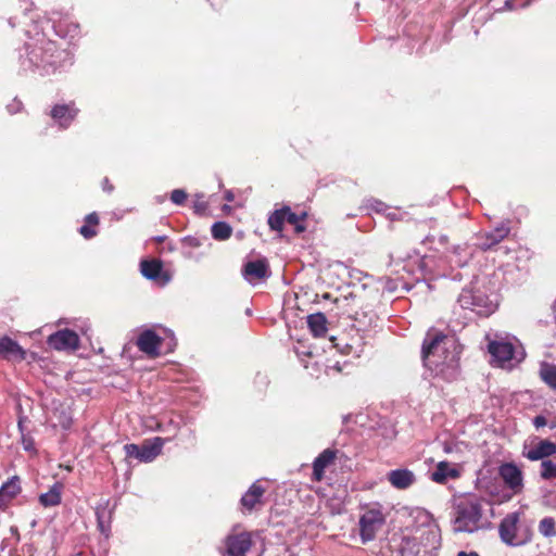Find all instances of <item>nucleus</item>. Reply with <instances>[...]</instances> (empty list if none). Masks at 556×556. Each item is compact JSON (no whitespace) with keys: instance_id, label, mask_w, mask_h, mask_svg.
Masks as SVG:
<instances>
[{"instance_id":"1","label":"nucleus","mask_w":556,"mask_h":556,"mask_svg":"<svg viewBox=\"0 0 556 556\" xmlns=\"http://www.w3.org/2000/svg\"><path fill=\"white\" fill-rule=\"evenodd\" d=\"M29 20L33 28L25 30L30 40L25 43L24 53L20 55L21 68L45 76L71 67L74 63L72 51L59 48L46 37L45 30L50 26L56 36L73 39L79 33V25L59 11L50 12L43 20L34 16Z\"/></svg>"},{"instance_id":"2","label":"nucleus","mask_w":556,"mask_h":556,"mask_svg":"<svg viewBox=\"0 0 556 556\" xmlns=\"http://www.w3.org/2000/svg\"><path fill=\"white\" fill-rule=\"evenodd\" d=\"M458 346L453 337L439 331H429L422 343V362L434 376L453 380L459 362Z\"/></svg>"},{"instance_id":"3","label":"nucleus","mask_w":556,"mask_h":556,"mask_svg":"<svg viewBox=\"0 0 556 556\" xmlns=\"http://www.w3.org/2000/svg\"><path fill=\"white\" fill-rule=\"evenodd\" d=\"M414 519L417 526L412 529L410 533L424 549L422 556H433V553L441 546L439 527L434 523L432 516L424 509H417Z\"/></svg>"},{"instance_id":"4","label":"nucleus","mask_w":556,"mask_h":556,"mask_svg":"<svg viewBox=\"0 0 556 556\" xmlns=\"http://www.w3.org/2000/svg\"><path fill=\"white\" fill-rule=\"evenodd\" d=\"M486 502L477 496H470L457 506V515L454 520L455 532H475L480 528L483 505Z\"/></svg>"},{"instance_id":"5","label":"nucleus","mask_w":556,"mask_h":556,"mask_svg":"<svg viewBox=\"0 0 556 556\" xmlns=\"http://www.w3.org/2000/svg\"><path fill=\"white\" fill-rule=\"evenodd\" d=\"M462 308L470 309L480 316H489L497 308V295L480 289H464L458 296Z\"/></svg>"},{"instance_id":"6","label":"nucleus","mask_w":556,"mask_h":556,"mask_svg":"<svg viewBox=\"0 0 556 556\" xmlns=\"http://www.w3.org/2000/svg\"><path fill=\"white\" fill-rule=\"evenodd\" d=\"M519 520L520 514L514 511L507 514L498 526L500 538L508 546H522L531 541V531L529 529L520 531Z\"/></svg>"},{"instance_id":"7","label":"nucleus","mask_w":556,"mask_h":556,"mask_svg":"<svg viewBox=\"0 0 556 556\" xmlns=\"http://www.w3.org/2000/svg\"><path fill=\"white\" fill-rule=\"evenodd\" d=\"M167 441L169 439L154 437L146 439L140 445L135 443L125 444L124 451L128 458H135L140 463H151L162 453Z\"/></svg>"},{"instance_id":"8","label":"nucleus","mask_w":556,"mask_h":556,"mask_svg":"<svg viewBox=\"0 0 556 556\" xmlns=\"http://www.w3.org/2000/svg\"><path fill=\"white\" fill-rule=\"evenodd\" d=\"M488 351L493 362L501 367L510 365L514 359L518 361L515 345L507 338L495 336V339L489 341Z\"/></svg>"},{"instance_id":"9","label":"nucleus","mask_w":556,"mask_h":556,"mask_svg":"<svg viewBox=\"0 0 556 556\" xmlns=\"http://www.w3.org/2000/svg\"><path fill=\"white\" fill-rule=\"evenodd\" d=\"M509 233V222H503L494 229L477 235L473 245L481 251H488L502 242Z\"/></svg>"},{"instance_id":"10","label":"nucleus","mask_w":556,"mask_h":556,"mask_svg":"<svg viewBox=\"0 0 556 556\" xmlns=\"http://www.w3.org/2000/svg\"><path fill=\"white\" fill-rule=\"evenodd\" d=\"M384 523V518L379 510H368L359 518V534L363 543L375 539L377 531Z\"/></svg>"},{"instance_id":"11","label":"nucleus","mask_w":556,"mask_h":556,"mask_svg":"<svg viewBox=\"0 0 556 556\" xmlns=\"http://www.w3.org/2000/svg\"><path fill=\"white\" fill-rule=\"evenodd\" d=\"M252 546L249 532L231 533L225 539L224 556H245Z\"/></svg>"},{"instance_id":"12","label":"nucleus","mask_w":556,"mask_h":556,"mask_svg":"<svg viewBox=\"0 0 556 556\" xmlns=\"http://www.w3.org/2000/svg\"><path fill=\"white\" fill-rule=\"evenodd\" d=\"M498 475L507 489L519 494L523 489L522 471L514 463H504L498 468Z\"/></svg>"},{"instance_id":"13","label":"nucleus","mask_w":556,"mask_h":556,"mask_svg":"<svg viewBox=\"0 0 556 556\" xmlns=\"http://www.w3.org/2000/svg\"><path fill=\"white\" fill-rule=\"evenodd\" d=\"M78 111L74 102L58 103L51 109L50 116L59 128L67 129L76 118Z\"/></svg>"},{"instance_id":"14","label":"nucleus","mask_w":556,"mask_h":556,"mask_svg":"<svg viewBox=\"0 0 556 556\" xmlns=\"http://www.w3.org/2000/svg\"><path fill=\"white\" fill-rule=\"evenodd\" d=\"M48 344L56 351L77 350L79 338L77 333L70 329L59 330L48 338Z\"/></svg>"},{"instance_id":"15","label":"nucleus","mask_w":556,"mask_h":556,"mask_svg":"<svg viewBox=\"0 0 556 556\" xmlns=\"http://www.w3.org/2000/svg\"><path fill=\"white\" fill-rule=\"evenodd\" d=\"M161 343V337L152 329L143 330L137 339L138 349L144 354L153 357L160 354L159 349Z\"/></svg>"},{"instance_id":"16","label":"nucleus","mask_w":556,"mask_h":556,"mask_svg":"<svg viewBox=\"0 0 556 556\" xmlns=\"http://www.w3.org/2000/svg\"><path fill=\"white\" fill-rule=\"evenodd\" d=\"M387 480L396 490H406L416 482L415 473L407 468H399L387 473Z\"/></svg>"},{"instance_id":"17","label":"nucleus","mask_w":556,"mask_h":556,"mask_svg":"<svg viewBox=\"0 0 556 556\" xmlns=\"http://www.w3.org/2000/svg\"><path fill=\"white\" fill-rule=\"evenodd\" d=\"M556 454V444L549 440H541L522 455L529 460H544Z\"/></svg>"},{"instance_id":"18","label":"nucleus","mask_w":556,"mask_h":556,"mask_svg":"<svg viewBox=\"0 0 556 556\" xmlns=\"http://www.w3.org/2000/svg\"><path fill=\"white\" fill-rule=\"evenodd\" d=\"M242 274L248 282L254 283L268 276V265L263 260L251 261L244 265Z\"/></svg>"},{"instance_id":"19","label":"nucleus","mask_w":556,"mask_h":556,"mask_svg":"<svg viewBox=\"0 0 556 556\" xmlns=\"http://www.w3.org/2000/svg\"><path fill=\"white\" fill-rule=\"evenodd\" d=\"M0 355L9 361H23L26 353L16 341L5 336L0 338Z\"/></svg>"},{"instance_id":"20","label":"nucleus","mask_w":556,"mask_h":556,"mask_svg":"<svg viewBox=\"0 0 556 556\" xmlns=\"http://www.w3.org/2000/svg\"><path fill=\"white\" fill-rule=\"evenodd\" d=\"M459 477V470L451 466L447 462H440L431 472V480L437 483H445L448 479Z\"/></svg>"},{"instance_id":"21","label":"nucleus","mask_w":556,"mask_h":556,"mask_svg":"<svg viewBox=\"0 0 556 556\" xmlns=\"http://www.w3.org/2000/svg\"><path fill=\"white\" fill-rule=\"evenodd\" d=\"M336 458V452L327 448L323 451L313 463V475L317 481L321 480L325 469L333 462Z\"/></svg>"},{"instance_id":"22","label":"nucleus","mask_w":556,"mask_h":556,"mask_svg":"<svg viewBox=\"0 0 556 556\" xmlns=\"http://www.w3.org/2000/svg\"><path fill=\"white\" fill-rule=\"evenodd\" d=\"M264 493L265 489L258 482H254L241 497L242 506L248 510H252L261 503Z\"/></svg>"},{"instance_id":"23","label":"nucleus","mask_w":556,"mask_h":556,"mask_svg":"<svg viewBox=\"0 0 556 556\" xmlns=\"http://www.w3.org/2000/svg\"><path fill=\"white\" fill-rule=\"evenodd\" d=\"M108 504H100L96 508L98 529L105 538L110 536L112 519V510L108 508Z\"/></svg>"},{"instance_id":"24","label":"nucleus","mask_w":556,"mask_h":556,"mask_svg":"<svg viewBox=\"0 0 556 556\" xmlns=\"http://www.w3.org/2000/svg\"><path fill=\"white\" fill-rule=\"evenodd\" d=\"M401 556H422L424 549L419 546L417 539L412 534H405L399 546Z\"/></svg>"},{"instance_id":"25","label":"nucleus","mask_w":556,"mask_h":556,"mask_svg":"<svg viewBox=\"0 0 556 556\" xmlns=\"http://www.w3.org/2000/svg\"><path fill=\"white\" fill-rule=\"evenodd\" d=\"M63 484L55 482L48 492L39 495V503L43 507H54L61 503Z\"/></svg>"},{"instance_id":"26","label":"nucleus","mask_w":556,"mask_h":556,"mask_svg":"<svg viewBox=\"0 0 556 556\" xmlns=\"http://www.w3.org/2000/svg\"><path fill=\"white\" fill-rule=\"evenodd\" d=\"M307 326L315 337H323L327 332V318L323 313L307 316Z\"/></svg>"},{"instance_id":"27","label":"nucleus","mask_w":556,"mask_h":556,"mask_svg":"<svg viewBox=\"0 0 556 556\" xmlns=\"http://www.w3.org/2000/svg\"><path fill=\"white\" fill-rule=\"evenodd\" d=\"M142 276L149 280H156L162 271V263L157 260H144L140 263Z\"/></svg>"},{"instance_id":"28","label":"nucleus","mask_w":556,"mask_h":556,"mask_svg":"<svg viewBox=\"0 0 556 556\" xmlns=\"http://www.w3.org/2000/svg\"><path fill=\"white\" fill-rule=\"evenodd\" d=\"M539 375L549 388L556 389V365L547 362L541 363Z\"/></svg>"},{"instance_id":"29","label":"nucleus","mask_w":556,"mask_h":556,"mask_svg":"<svg viewBox=\"0 0 556 556\" xmlns=\"http://www.w3.org/2000/svg\"><path fill=\"white\" fill-rule=\"evenodd\" d=\"M472 257V249L468 245H457L454 248L452 263L459 267H464L468 264Z\"/></svg>"},{"instance_id":"30","label":"nucleus","mask_w":556,"mask_h":556,"mask_svg":"<svg viewBox=\"0 0 556 556\" xmlns=\"http://www.w3.org/2000/svg\"><path fill=\"white\" fill-rule=\"evenodd\" d=\"M211 232L215 240L224 241L230 238L232 228L226 222H216L212 225Z\"/></svg>"},{"instance_id":"31","label":"nucleus","mask_w":556,"mask_h":556,"mask_svg":"<svg viewBox=\"0 0 556 556\" xmlns=\"http://www.w3.org/2000/svg\"><path fill=\"white\" fill-rule=\"evenodd\" d=\"M286 206L280 210H276L268 217V226L271 230L281 231L286 222Z\"/></svg>"},{"instance_id":"32","label":"nucleus","mask_w":556,"mask_h":556,"mask_svg":"<svg viewBox=\"0 0 556 556\" xmlns=\"http://www.w3.org/2000/svg\"><path fill=\"white\" fill-rule=\"evenodd\" d=\"M539 532L544 538H555L556 536V521L553 517H544L539 522Z\"/></svg>"},{"instance_id":"33","label":"nucleus","mask_w":556,"mask_h":556,"mask_svg":"<svg viewBox=\"0 0 556 556\" xmlns=\"http://www.w3.org/2000/svg\"><path fill=\"white\" fill-rule=\"evenodd\" d=\"M21 490L20 486V480L17 477H14L7 481L1 488H0V495H2L4 498L11 500Z\"/></svg>"},{"instance_id":"34","label":"nucleus","mask_w":556,"mask_h":556,"mask_svg":"<svg viewBox=\"0 0 556 556\" xmlns=\"http://www.w3.org/2000/svg\"><path fill=\"white\" fill-rule=\"evenodd\" d=\"M286 222L294 226L296 232H303L305 230V227L300 222L306 216V214L303 213L302 215H298L294 212H292L289 206H286Z\"/></svg>"},{"instance_id":"35","label":"nucleus","mask_w":556,"mask_h":556,"mask_svg":"<svg viewBox=\"0 0 556 556\" xmlns=\"http://www.w3.org/2000/svg\"><path fill=\"white\" fill-rule=\"evenodd\" d=\"M540 476L544 480H551L556 478V463L551 459H544L541 463Z\"/></svg>"},{"instance_id":"36","label":"nucleus","mask_w":556,"mask_h":556,"mask_svg":"<svg viewBox=\"0 0 556 556\" xmlns=\"http://www.w3.org/2000/svg\"><path fill=\"white\" fill-rule=\"evenodd\" d=\"M529 5V2L522 0H505L503 5L500 8H495L494 11L496 13H502L505 11H515L518 9H523Z\"/></svg>"},{"instance_id":"37","label":"nucleus","mask_w":556,"mask_h":556,"mask_svg":"<svg viewBox=\"0 0 556 556\" xmlns=\"http://www.w3.org/2000/svg\"><path fill=\"white\" fill-rule=\"evenodd\" d=\"M18 429L21 432L22 445H23L24 450L27 452H34L35 451V442L30 435L25 433L22 418H20V420H18Z\"/></svg>"},{"instance_id":"38","label":"nucleus","mask_w":556,"mask_h":556,"mask_svg":"<svg viewBox=\"0 0 556 556\" xmlns=\"http://www.w3.org/2000/svg\"><path fill=\"white\" fill-rule=\"evenodd\" d=\"M207 238L206 237H193V236H186L184 238H181V243L184 247L186 248H200L204 241H206Z\"/></svg>"},{"instance_id":"39","label":"nucleus","mask_w":556,"mask_h":556,"mask_svg":"<svg viewBox=\"0 0 556 556\" xmlns=\"http://www.w3.org/2000/svg\"><path fill=\"white\" fill-rule=\"evenodd\" d=\"M170 200L176 205H182L187 200V193L182 189H175L170 193Z\"/></svg>"},{"instance_id":"40","label":"nucleus","mask_w":556,"mask_h":556,"mask_svg":"<svg viewBox=\"0 0 556 556\" xmlns=\"http://www.w3.org/2000/svg\"><path fill=\"white\" fill-rule=\"evenodd\" d=\"M366 207L377 212V213H383L387 210V205L377 199H368L366 201Z\"/></svg>"},{"instance_id":"41","label":"nucleus","mask_w":556,"mask_h":556,"mask_svg":"<svg viewBox=\"0 0 556 556\" xmlns=\"http://www.w3.org/2000/svg\"><path fill=\"white\" fill-rule=\"evenodd\" d=\"M79 233L85 238V239H92L93 237L97 236V230L94 228H91L89 225H83L79 229H78Z\"/></svg>"},{"instance_id":"42","label":"nucleus","mask_w":556,"mask_h":556,"mask_svg":"<svg viewBox=\"0 0 556 556\" xmlns=\"http://www.w3.org/2000/svg\"><path fill=\"white\" fill-rule=\"evenodd\" d=\"M22 106H23L22 102L17 99H14L12 101V103L8 104L7 109H8L9 113L15 114L22 110Z\"/></svg>"},{"instance_id":"43","label":"nucleus","mask_w":556,"mask_h":556,"mask_svg":"<svg viewBox=\"0 0 556 556\" xmlns=\"http://www.w3.org/2000/svg\"><path fill=\"white\" fill-rule=\"evenodd\" d=\"M533 425L536 429L545 427L547 425V420L544 416L538 415L533 419Z\"/></svg>"},{"instance_id":"44","label":"nucleus","mask_w":556,"mask_h":556,"mask_svg":"<svg viewBox=\"0 0 556 556\" xmlns=\"http://www.w3.org/2000/svg\"><path fill=\"white\" fill-rule=\"evenodd\" d=\"M85 222H86V224H87V225H89V226H90V225L96 226V225H98V224H99V217H98L97 213H94V212H93V213L88 214V215L85 217Z\"/></svg>"},{"instance_id":"45","label":"nucleus","mask_w":556,"mask_h":556,"mask_svg":"<svg viewBox=\"0 0 556 556\" xmlns=\"http://www.w3.org/2000/svg\"><path fill=\"white\" fill-rule=\"evenodd\" d=\"M102 188L106 192H112L113 191V186L109 182L108 178H104Z\"/></svg>"},{"instance_id":"46","label":"nucleus","mask_w":556,"mask_h":556,"mask_svg":"<svg viewBox=\"0 0 556 556\" xmlns=\"http://www.w3.org/2000/svg\"><path fill=\"white\" fill-rule=\"evenodd\" d=\"M182 255L187 260H195L199 261V257H195L191 251H184Z\"/></svg>"},{"instance_id":"47","label":"nucleus","mask_w":556,"mask_h":556,"mask_svg":"<svg viewBox=\"0 0 556 556\" xmlns=\"http://www.w3.org/2000/svg\"><path fill=\"white\" fill-rule=\"evenodd\" d=\"M457 556H479V554L477 552H473V551H471V552H464V551H462V552H459L457 554Z\"/></svg>"},{"instance_id":"48","label":"nucleus","mask_w":556,"mask_h":556,"mask_svg":"<svg viewBox=\"0 0 556 556\" xmlns=\"http://www.w3.org/2000/svg\"><path fill=\"white\" fill-rule=\"evenodd\" d=\"M225 199H226V201H228V202H232V201H233V199H235L233 193H232L230 190L226 191V193H225Z\"/></svg>"},{"instance_id":"49","label":"nucleus","mask_w":556,"mask_h":556,"mask_svg":"<svg viewBox=\"0 0 556 556\" xmlns=\"http://www.w3.org/2000/svg\"><path fill=\"white\" fill-rule=\"evenodd\" d=\"M5 498L2 495H0V510H3L5 508Z\"/></svg>"},{"instance_id":"50","label":"nucleus","mask_w":556,"mask_h":556,"mask_svg":"<svg viewBox=\"0 0 556 556\" xmlns=\"http://www.w3.org/2000/svg\"><path fill=\"white\" fill-rule=\"evenodd\" d=\"M165 239H166V237H165V236H159V237H156V238H155V240H156L157 242H163Z\"/></svg>"},{"instance_id":"51","label":"nucleus","mask_w":556,"mask_h":556,"mask_svg":"<svg viewBox=\"0 0 556 556\" xmlns=\"http://www.w3.org/2000/svg\"><path fill=\"white\" fill-rule=\"evenodd\" d=\"M9 23L11 24V26H13V27L15 26L14 18H10Z\"/></svg>"},{"instance_id":"52","label":"nucleus","mask_w":556,"mask_h":556,"mask_svg":"<svg viewBox=\"0 0 556 556\" xmlns=\"http://www.w3.org/2000/svg\"><path fill=\"white\" fill-rule=\"evenodd\" d=\"M24 17H27V8L24 10Z\"/></svg>"},{"instance_id":"53","label":"nucleus","mask_w":556,"mask_h":556,"mask_svg":"<svg viewBox=\"0 0 556 556\" xmlns=\"http://www.w3.org/2000/svg\"><path fill=\"white\" fill-rule=\"evenodd\" d=\"M21 1H22V2H25V3L27 2V0H21Z\"/></svg>"}]
</instances>
